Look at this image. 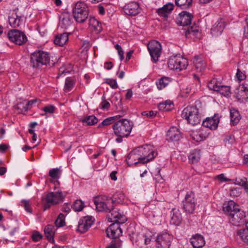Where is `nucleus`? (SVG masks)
I'll use <instances>...</instances> for the list:
<instances>
[{
    "instance_id": "obj_9",
    "label": "nucleus",
    "mask_w": 248,
    "mask_h": 248,
    "mask_svg": "<svg viewBox=\"0 0 248 248\" xmlns=\"http://www.w3.org/2000/svg\"><path fill=\"white\" fill-rule=\"evenodd\" d=\"M183 207L186 212L193 214L197 204V201L194 193L192 191L187 192L185 200L183 202Z\"/></svg>"
},
{
    "instance_id": "obj_47",
    "label": "nucleus",
    "mask_w": 248,
    "mask_h": 248,
    "mask_svg": "<svg viewBox=\"0 0 248 248\" xmlns=\"http://www.w3.org/2000/svg\"><path fill=\"white\" fill-rule=\"evenodd\" d=\"M220 86V85L217 84V81L215 79L211 80L208 84V88L210 90L215 91H217L219 89V87Z\"/></svg>"
},
{
    "instance_id": "obj_3",
    "label": "nucleus",
    "mask_w": 248,
    "mask_h": 248,
    "mask_svg": "<svg viewBox=\"0 0 248 248\" xmlns=\"http://www.w3.org/2000/svg\"><path fill=\"white\" fill-rule=\"evenodd\" d=\"M133 127L131 122L127 119H122L115 122L112 126L114 134L117 137H127Z\"/></svg>"
},
{
    "instance_id": "obj_18",
    "label": "nucleus",
    "mask_w": 248,
    "mask_h": 248,
    "mask_svg": "<svg viewBox=\"0 0 248 248\" xmlns=\"http://www.w3.org/2000/svg\"><path fill=\"white\" fill-rule=\"evenodd\" d=\"M124 11L127 15L135 16L140 12V8L137 2H131L125 4Z\"/></svg>"
},
{
    "instance_id": "obj_62",
    "label": "nucleus",
    "mask_w": 248,
    "mask_h": 248,
    "mask_svg": "<svg viewBox=\"0 0 248 248\" xmlns=\"http://www.w3.org/2000/svg\"><path fill=\"white\" fill-rule=\"evenodd\" d=\"M236 78H237V79L239 81L243 80L246 78L245 75L242 72H241L240 71H239V70H238V71L236 73Z\"/></svg>"
},
{
    "instance_id": "obj_36",
    "label": "nucleus",
    "mask_w": 248,
    "mask_h": 248,
    "mask_svg": "<svg viewBox=\"0 0 248 248\" xmlns=\"http://www.w3.org/2000/svg\"><path fill=\"white\" fill-rule=\"evenodd\" d=\"M81 122L84 125H93L98 122V119L94 115H90L81 119Z\"/></svg>"
},
{
    "instance_id": "obj_24",
    "label": "nucleus",
    "mask_w": 248,
    "mask_h": 248,
    "mask_svg": "<svg viewBox=\"0 0 248 248\" xmlns=\"http://www.w3.org/2000/svg\"><path fill=\"white\" fill-rule=\"evenodd\" d=\"M182 220V217L179 210L173 208L170 212V223L178 226Z\"/></svg>"
},
{
    "instance_id": "obj_61",
    "label": "nucleus",
    "mask_w": 248,
    "mask_h": 248,
    "mask_svg": "<svg viewBox=\"0 0 248 248\" xmlns=\"http://www.w3.org/2000/svg\"><path fill=\"white\" fill-rule=\"evenodd\" d=\"M37 101L36 99L31 100L28 102V103L23 106V108L25 111L28 110L30 108V107L33 104L35 103Z\"/></svg>"
},
{
    "instance_id": "obj_11",
    "label": "nucleus",
    "mask_w": 248,
    "mask_h": 248,
    "mask_svg": "<svg viewBox=\"0 0 248 248\" xmlns=\"http://www.w3.org/2000/svg\"><path fill=\"white\" fill-rule=\"evenodd\" d=\"M147 47L154 62H157L162 53L160 43L157 41L152 40L148 43Z\"/></svg>"
},
{
    "instance_id": "obj_27",
    "label": "nucleus",
    "mask_w": 248,
    "mask_h": 248,
    "mask_svg": "<svg viewBox=\"0 0 248 248\" xmlns=\"http://www.w3.org/2000/svg\"><path fill=\"white\" fill-rule=\"evenodd\" d=\"M236 97L239 100L248 98V88L244 84L240 85L235 91Z\"/></svg>"
},
{
    "instance_id": "obj_55",
    "label": "nucleus",
    "mask_w": 248,
    "mask_h": 248,
    "mask_svg": "<svg viewBox=\"0 0 248 248\" xmlns=\"http://www.w3.org/2000/svg\"><path fill=\"white\" fill-rule=\"evenodd\" d=\"M32 239L34 242H37L42 238V234L38 232H34L32 235Z\"/></svg>"
},
{
    "instance_id": "obj_45",
    "label": "nucleus",
    "mask_w": 248,
    "mask_h": 248,
    "mask_svg": "<svg viewBox=\"0 0 248 248\" xmlns=\"http://www.w3.org/2000/svg\"><path fill=\"white\" fill-rule=\"evenodd\" d=\"M64 215L62 213L60 214L55 222L56 227H61L65 225Z\"/></svg>"
},
{
    "instance_id": "obj_49",
    "label": "nucleus",
    "mask_w": 248,
    "mask_h": 248,
    "mask_svg": "<svg viewBox=\"0 0 248 248\" xmlns=\"http://www.w3.org/2000/svg\"><path fill=\"white\" fill-rule=\"evenodd\" d=\"M142 116H146L147 118H153L156 114V112L155 111H145L141 113Z\"/></svg>"
},
{
    "instance_id": "obj_53",
    "label": "nucleus",
    "mask_w": 248,
    "mask_h": 248,
    "mask_svg": "<svg viewBox=\"0 0 248 248\" xmlns=\"http://www.w3.org/2000/svg\"><path fill=\"white\" fill-rule=\"evenodd\" d=\"M142 237L144 240V244L145 245H148L150 243L152 238V234L151 232H147L142 235Z\"/></svg>"
},
{
    "instance_id": "obj_64",
    "label": "nucleus",
    "mask_w": 248,
    "mask_h": 248,
    "mask_svg": "<svg viewBox=\"0 0 248 248\" xmlns=\"http://www.w3.org/2000/svg\"><path fill=\"white\" fill-rule=\"evenodd\" d=\"M217 178L220 182H226L228 180L227 179L224 177V175L223 174L217 175Z\"/></svg>"
},
{
    "instance_id": "obj_16",
    "label": "nucleus",
    "mask_w": 248,
    "mask_h": 248,
    "mask_svg": "<svg viewBox=\"0 0 248 248\" xmlns=\"http://www.w3.org/2000/svg\"><path fill=\"white\" fill-rule=\"evenodd\" d=\"M93 223V220L91 217H82L78 221L77 231L82 233L85 232L91 227Z\"/></svg>"
},
{
    "instance_id": "obj_42",
    "label": "nucleus",
    "mask_w": 248,
    "mask_h": 248,
    "mask_svg": "<svg viewBox=\"0 0 248 248\" xmlns=\"http://www.w3.org/2000/svg\"><path fill=\"white\" fill-rule=\"evenodd\" d=\"M192 0H175L177 6L182 9H186L190 7L192 4Z\"/></svg>"
},
{
    "instance_id": "obj_48",
    "label": "nucleus",
    "mask_w": 248,
    "mask_h": 248,
    "mask_svg": "<svg viewBox=\"0 0 248 248\" xmlns=\"http://www.w3.org/2000/svg\"><path fill=\"white\" fill-rule=\"evenodd\" d=\"M241 188L240 187L233 188L231 189L230 195L232 197H237L241 193Z\"/></svg>"
},
{
    "instance_id": "obj_17",
    "label": "nucleus",
    "mask_w": 248,
    "mask_h": 248,
    "mask_svg": "<svg viewBox=\"0 0 248 248\" xmlns=\"http://www.w3.org/2000/svg\"><path fill=\"white\" fill-rule=\"evenodd\" d=\"M192 18V14L186 11H183L179 14L176 22L179 26H187L191 24Z\"/></svg>"
},
{
    "instance_id": "obj_13",
    "label": "nucleus",
    "mask_w": 248,
    "mask_h": 248,
    "mask_svg": "<svg viewBox=\"0 0 248 248\" xmlns=\"http://www.w3.org/2000/svg\"><path fill=\"white\" fill-rule=\"evenodd\" d=\"M229 217L230 221L236 226H239L246 221V213L239 208L233 212V213H231V216Z\"/></svg>"
},
{
    "instance_id": "obj_4",
    "label": "nucleus",
    "mask_w": 248,
    "mask_h": 248,
    "mask_svg": "<svg viewBox=\"0 0 248 248\" xmlns=\"http://www.w3.org/2000/svg\"><path fill=\"white\" fill-rule=\"evenodd\" d=\"M182 118L187 120L192 125L199 124L201 121L198 109L195 106H188L185 108L182 112Z\"/></svg>"
},
{
    "instance_id": "obj_38",
    "label": "nucleus",
    "mask_w": 248,
    "mask_h": 248,
    "mask_svg": "<svg viewBox=\"0 0 248 248\" xmlns=\"http://www.w3.org/2000/svg\"><path fill=\"white\" fill-rule=\"evenodd\" d=\"M171 81V80L170 78L164 77L159 79L156 82V84L157 88L159 90H161L168 86Z\"/></svg>"
},
{
    "instance_id": "obj_51",
    "label": "nucleus",
    "mask_w": 248,
    "mask_h": 248,
    "mask_svg": "<svg viewBox=\"0 0 248 248\" xmlns=\"http://www.w3.org/2000/svg\"><path fill=\"white\" fill-rule=\"evenodd\" d=\"M22 205L24 206L25 210L29 213H31V211L30 209L31 203L28 200H22L21 201Z\"/></svg>"
},
{
    "instance_id": "obj_52",
    "label": "nucleus",
    "mask_w": 248,
    "mask_h": 248,
    "mask_svg": "<svg viewBox=\"0 0 248 248\" xmlns=\"http://www.w3.org/2000/svg\"><path fill=\"white\" fill-rule=\"evenodd\" d=\"M121 246V243L119 240L111 242L106 248H119Z\"/></svg>"
},
{
    "instance_id": "obj_22",
    "label": "nucleus",
    "mask_w": 248,
    "mask_h": 248,
    "mask_svg": "<svg viewBox=\"0 0 248 248\" xmlns=\"http://www.w3.org/2000/svg\"><path fill=\"white\" fill-rule=\"evenodd\" d=\"M181 137L180 131L175 126L170 127L167 133V140L169 141H178Z\"/></svg>"
},
{
    "instance_id": "obj_1",
    "label": "nucleus",
    "mask_w": 248,
    "mask_h": 248,
    "mask_svg": "<svg viewBox=\"0 0 248 248\" xmlns=\"http://www.w3.org/2000/svg\"><path fill=\"white\" fill-rule=\"evenodd\" d=\"M115 202L113 199L105 195L99 196L94 201L98 211L109 212L107 216L109 222L123 224L126 221V217L118 209L114 207Z\"/></svg>"
},
{
    "instance_id": "obj_59",
    "label": "nucleus",
    "mask_w": 248,
    "mask_h": 248,
    "mask_svg": "<svg viewBox=\"0 0 248 248\" xmlns=\"http://www.w3.org/2000/svg\"><path fill=\"white\" fill-rule=\"evenodd\" d=\"M103 101L101 103V108L103 109H108L110 107L109 103L107 101L104 96L102 97Z\"/></svg>"
},
{
    "instance_id": "obj_43",
    "label": "nucleus",
    "mask_w": 248,
    "mask_h": 248,
    "mask_svg": "<svg viewBox=\"0 0 248 248\" xmlns=\"http://www.w3.org/2000/svg\"><path fill=\"white\" fill-rule=\"evenodd\" d=\"M237 235L245 243H248V230L241 229L237 231Z\"/></svg>"
},
{
    "instance_id": "obj_39",
    "label": "nucleus",
    "mask_w": 248,
    "mask_h": 248,
    "mask_svg": "<svg viewBox=\"0 0 248 248\" xmlns=\"http://www.w3.org/2000/svg\"><path fill=\"white\" fill-rule=\"evenodd\" d=\"M231 122L233 124H236L241 119V116L238 110L235 109L230 110Z\"/></svg>"
},
{
    "instance_id": "obj_5",
    "label": "nucleus",
    "mask_w": 248,
    "mask_h": 248,
    "mask_svg": "<svg viewBox=\"0 0 248 248\" xmlns=\"http://www.w3.org/2000/svg\"><path fill=\"white\" fill-rule=\"evenodd\" d=\"M73 17L78 23H83L89 15L88 10L86 4L82 2H77L73 8Z\"/></svg>"
},
{
    "instance_id": "obj_41",
    "label": "nucleus",
    "mask_w": 248,
    "mask_h": 248,
    "mask_svg": "<svg viewBox=\"0 0 248 248\" xmlns=\"http://www.w3.org/2000/svg\"><path fill=\"white\" fill-rule=\"evenodd\" d=\"M75 85V80L71 78L68 77L66 78L64 87L65 92H69L72 90Z\"/></svg>"
},
{
    "instance_id": "obj_23",
    "label": "nucleus",
    "mask_w": 248,
    "mask_h": 248,
    "mask_svg": "<svg viewBox=\"0 0 248 248\" xmlns=\"http://www.w3.org/2000/svg\"><path fill=\"white\" fill-rule=\"evenodd\" d=\"M224 27V21L222 19H220L213 26L211 30V33L213 36L219 35L223 31Z\"/></svg>"
},
{
    "instance_id": "obj_26",
    "label": "nucleus",
    "mask_w": 248,
    "mask_h": 248,
    "mask_svg": "<svg viewBox=\"0 0 248 248\" xmlns=\"http://www.w3.org/2000/svg\"><path fill=\"white\" fill-rule=\"evenodd\" d=\"M239 208V206L233 201H230L224 203L223 205V211L231 216V213H233Z\"/></svg>"
},
{
    "instance_id": "obj_15",
    "label": "nucleus",
    "mask_w": 248,
    "mask_h": 248,
    "mask_svg": "<svg viewBox=\"0 0 248 248\" xmlns=\"http://www.w3.org/2000/svg\"><path fill=\"white\" fill-rule=\"evenodd\" d=\"M121 223L113 222L106 229V233L108 237L111 238H115L122 235V231L120 227Z\"/></svg>"
},
{
    "instance_id": "obj_40",
    "label": "nucleus",
    "mask_w": 248,
    "mask_h": 248,
    "mask_svg": "<svg viewBox=\"0 0 248 248\" xmlns=\"http://www.w3.org/2000/svg\"><path fill=\"white\" fill-rule=\"evenodd\" d=\"M200 35L201 33L197 27H191L188 28L186 32V37H188L189 36L190 37L193 36L197 38H199Z\"/></svg>"
},
{
    "instance_id": "obj_37",
    "label": "nucleus",
    "mask_w": 248,
    "mask_h": 248,
    "mask_svg": "<svg viewBox=\"0 0 248 248\" xmlns=\"http://www.w3.org/2000/svg\"><path fill=\"white\" fill-rule=\"evenodd\" d=\"M158 107L160 110L169 111L173 108V104L172 101L167 100L159 103Z\"/></svg>"
},
{
    "instance_id": "obj_57",
    "label": "nucleus",
    "mask_w": 248,
    "mask_h": 248,
    "mask_svg": "<svg viewBox=\"0 0 248 248\" xmlns=\"http://www.w3.org/2000/svg\"><path fill=\"white\" fill-rule=\"evenodd\" d=\"M106 83L109 84V86L113 89H116L118 88L117 81L115 79H108Z\"/></svg>"
},
{
    "instance_id": "obj_58",
    "label": "nucleus",
    "mask_w": 248,
    "mask_h": 248,
    "mask_svg": "<svg viewBox=\"0 0 248 248\" xmlns=\"http://www.w3.org/2000/svg\"><path fill=\"white\" fill-rule=\"evenodd\" d=\"M55 109V108L54 106L50 105L44 107L43 109L45 113H52L54 112Z\"/></svg>"
},
{
    "instance_id": "obj_29",
    "label": "nucleus",
    "mask_w": 248,
    "mask_h": 248,
    "mask_svg": "<svg viewBox=\"0 0 248 248\" xmlns=\"http://www.w3.org/2000/svg\"><path fill=\"white\" fill-rule=\"evenodd\" d=\"M21 17L18 16L16 13L13 11L8 17V21L10 26L12 28L18 27L20 24Z\"/></svg>"
},
{
    "instance_id": "obj_28",
    "label": "nucleus",
    "mask_w": 248,
    "mask_h": 248,
    "mask_svg": "<svg viewBox=\"0 0 248 248\" xmlns=\"http://www.w3.org/2000/svg\"><path fill=\"white\" fill-rule=\"evenodd\" d=\"M193 63L196 72L198 73L202 72L205 68L206 64L205 62L199 56H196L193 60Z\"/></svg>"
},
{
    "instance_id": "obj_25",
    "label": "nucleus",
    "mask_w": 248,
    "mask_h": 248,
    "mask_svg": "<svg viewBox=\"0 0 248 248\" xmlns=\"http://www.w3.org/2000/svg\"><path fill=\"white\" fill-rule=\"evenodd\" d=\"M190 243L194 248H201L205 245L203 237L200 234H195L191 238Z\"/></svg>"
},
{
    "instance_id": "obj_56",
    "label": "nucleus",
    "mask_w": 248,
    "mask_h": 248,
    "mask_svg": "<svg viewBox=\"0 0 248 248\" xmlns=\"http://www.w3.org/2000/svg\"><path fill=\"white\" fill-rule=\"evenodd\" d=\"M247 179L245 177L237 178L235 180L236 184L241 186H245L247 184Z\"/></svg>"
},
{
    "instance_id": "obj_20",
    "label": "nucleus",
    "mask_w": 248,
    "mask_h": 248,
    "mask_svg": "<svg viewBox=\"0 0 248 248\" xmlns=\"http://www.w3.org/2000/svg\"><path fill=\"white\" fill-rule=\"evenodd\" d=\"M208 136V133L203 128L193 130L191 132L190 136L196 142H200L205 140Z\"/></svg>"
},
{
    "instance_id": "obj_2",
    "label": "nucleus",
    "mask_w": 248,
    "mask_h": 248,
    "mask_svg": "<svg viewBox=\"0 0 248 248\" xmlns=\"http://www.w3.org/2000/svg\"><path fill=\"white\" fill-rule=\"evenodd\" d=\"M30 62L32 67L35 68H40L43 65L52 66L54 64L53 61L50 60L49 54L41 50L31 54Z\"/></svg>"
},
{
    "instance_id": "obj_63",
    "label": "nucleus",
    "mask_w": 248,
    "mask_h": 248,
    "mask_svg": "<svg viewBox=\"0 0 248 248\" xmlns=\"http://www.w3.org/2000/svg\"><path fill=\"white\" fill-rule=\"evenodd\" d=\"M133 95V92L131 89H128L125 94V98L126 99H129L131 98Z\"/></svg>"
},
{
    "instance_id": "obj_35",
    "label": "nucleus",
    "mask_w": 248,
    "mask_h": 248,
    "mask_svg": "<svg viewBox=\"0 0 248 248\" xmlns=\"http://www.w3.org/2000/svg\"><path fill=\"white\" fill-rule=\"evenodd\" d=\"M61 170L59 168H54L49 170V176L51 178V182H57L59 183L58 179L61 175Z\"/></svg>"
},
{
    "instance_id": "obj_12",
    "label": "nucleus",
    "mask_w": 248,
    "mask_h": 248,
    "mask_svg": "<svg viewBox=\"0 0 248 248\" xmlns=\"http://www.w3.org/2000/svg\"><path fill=\"white\" fill-rule=\"evenodd\" d=\"M9 39L17 45H22L27 41L25 33L17 30H12L8 33Z\"/></svg>"
},
{
    "instance_id": "obj_54",
    "label": "nucleus",
    "mask_w": 248,
    "mask_h": 248,
    "mask_svg": "<svg viewBox=\"0 0 248 248\" xmlns=\"http://www.w3.org/2000/svg\"><path fill=\"white\" fill-rule=\"evenodd\" d=\"M115 48L118 51V55L120 57V60L122 61L124 59V52L121 46L119 45L116 44L115 46Z\"/></svg>"
},
{
    "instance_id": "obj_31",
    "label": "nucleus",
    "mask_w": 248,
    "mask_h": 248,
    "mask_svg": "<svg viewBox=\"0 0 248 248\" xmlns=\"http://www.w3.org/2000/svg\"><path fill=\"white\" fill-rule=\"evenodd\" d=\"M201 150L195 149L192 150L188 155V160L192 164L198 162L201 158Z\"/></svg>"
},
{
    "instance_id": "obj_10",
    "label": "nucleus",
    "mask_w": 248,
    "mask_h": 248,
    "mask_svg": "<svg viewBox=\"0 0 248 248\" xmlns=\"http://www.w3.org/2000/svg\"><path fill=\"white\" fill-rule=\"evenodd\" d=\"M173 239V235L168 232L159 234L155 239L156 248H170Z\"/></svg>"
},
{
    "instance_id": "obj_19",
    "label": "nucleus",
    "mask_w": 248,
    "mask_h": 248,
    "mask_svg": "<svg viewBox=\"0 0 248 248\" xmlns=\"http://www.w3.org/2000/svg\"><path fill=\"white\" fill-rule=\"evenodd\" d=\"M126 161L128 166L136 165L138 163H141L140 156V154L137 148L133 150L128 154L127 157Z\"/></svg>"
},
{
    "instance_id": "obj_32",
    "label": "nucleus",
    "mask_w": 248,
    "mask_h": 248,
    "mask_svg": "<svg viewBox=\"0 0 248 248\" xmlns=\"http://www.w3.org/2000/svg\"><path fill=\"white\" fill-rule=\"evenodd\" d=\"M55 227L52 225H47L44 229V232L46 237L52 243L54 242Z\"/></svg>"
},
{
    "instance_id": "obj_50",
    "label": "nucleus",
    "mask_w": 248,
    "mask_h": 248,
    "mask_svg": "<svg viewBox=\"0 0 248 248\" xmlns=\"http://www.w3.org/2000/svg\"><path fill=\"white\" fill-rule=\"evenodd\" d=\"M120 117V116L118 115L106 118L104 120H103L104 124H105V125H109L112 123L113 120L117 119Z\"/></svg>"
},
{
    "instance_id": "obj_44",
    "label": "nucleus",
    "mask_w": 248,
    "mask_h": 248,
    "mask_svg": "<svg viewBox=\"0 0 248 248\" xmlns=\"http://www.w3.org/2000/svg\"><path fill=\"white\" fill-rule=\"evenodd\" d=\"M84 207V203L81 200H77L76 201L72 206V208L76 212H79L82 210L83 208Z\"/></svg>"
},
{
    "instance_id": "obj_60",
    "label": "nucleus",
    "mask_w": 248,
    "mask_h": 248,
    "mask_svg": "<svg viewBox=\"0 0 248 248\" xmlns=\"http://www.w3.org/2000/svg\"><path fill=\"white\" fill-rule=\"evenodd\" d=\"M195 91L192 90L191 86L186 87L185 89H184L183 91V93H185L186 95L192 94Z\"/></svg>"
},
{
    "instance_id": "obj_8",
    "label": "nucleus",
    "mask_w": 248,
    "mask_h": 248,
    "mask_svg": "<svg viewBox=\"0 0 248 248\" xmlns=\"http://www.w3.org/2000/svg\"><path fill=\"white\" fill-rule=\"evenodd\" d=\"M65 197L62 191L51 192L48 193L46 197V203L44 204V208L46 210L48 209L51 205H56L62 202Z\"/></svg>"
},
{
    "instance_id": "obj_30",
    "label": "nucleus",
    "mask_w": 248,
    "mask_h": 248,
    "mask_svg": "<svg viewBox=\"0 0 248 248\" xmlns=\"http://www.w3.org/2000/svg\"><path fill=\"white\" fill-rule=\"evenodd\" d=\"M174 5L173 4L168 3L164 5L162 7L158 9L157 13L160 16L167 17L168 15L170 14L173 9Z\"/></svg>"
},
{
    "instance_id": "obj_46",
    "label": "nucleus",
    "mask_w": 248,
    "mask_h": 248,
    "mask_svg": "<svg viewBox=\"0 0 248 248\" xmlns=\"http://www.w3.org/2000/svg\"><path fill=\"white\" fill-rule=\"evenodd\" d=\"M219 88V89L217 91V92H219L220 94L224 95L225 96H228L230 95V88L229 86L220 85Z\"/></svg>"
},
{
    "instance_id": "obj_14",
    "label": "nucleus",
    "mask_w": 248,
    "mask_h": 248,
    "mask_svg": "<svg viewBox=\"0 0 248 248\" xmlns=\"http://www.w3.org/2000/svg\"><path fill=\"white\" fill-rule=\"evenodd\" d=\"M73 23V16L69 13L63 12L60 16L59 27L61 28L66 30L72 25Z\"/></svg>"
},
{
    "instance_id": "obj_33",
    "label": "nucleus",
    "mask_w": 248,
    "mask_h": 248,
    "mask_svg": "<svg viewBox=\"0 0 248 248\" xmlns=\"http://www.w3.org/2000/svg\"><path fill=\"white\" fill-rule=\"evenodd\" d=\"M89 25L91 29L95 31L96 33H99L102 30L101 23L94 17L89 18Z\"/></svg>"
},
{
    "instance_id": "obj_34",
    "label": "nucleus",
    "mask_w": 248,
    "mask_h": 248,
    "mask_svg": "<svg viewBox=\"0 0 248 248\" xmlns=\"http://www.w3.org/2000/svg\"><path fill=\"white\" fill-rule=\"evenodd\" d=\"M68 40V34L64 32L56 36L54 43L60 46H63Z\"/></svg>"
},
{
    "instance_id": "obj_21",
    "label": "nucleus",
    "mask_w": 248,
    "mask_h": 248,
    "mask_svg": "<svg viewBox=\"0 0 248 248\" xmlns=\"http://www.w3.org/2000/svg\"><path fill=\"white\" fill-rule=\"evenodd\" d=\"M219 122L218 115L215 114L213 117L207 118L203 121L202 125L210 129L215 130L217 127Z\"/></svg>"
},
{
    "instance_id": "obj_6",
    "label": "nucleus",
    "mask_w": 248,
    "mask_h": 248,
    "mask_svg": "<svg viewBox=\"0 0 248 248\" xmlns=\"http://www.w3.org/2000/svg\"><path fill=\"white\" fill-rule=\"evenodd\" d=\"M140 156L141 163L144 164L153 160L157 155L154 148L150 145H144L137 147Z\"/></svg>"
},
{
    "instance_id": "obj_7",
    "label": "nucleus",
    "mask_w": 248,
    "mask_h": 248,
    "mask_svg": "<svg viewBox=\"0 0 248 248\" xmlns=\"http://www.w3.org/2000/svg\"><path fill=\"white\" fill-rule=\"evenodd\" d=\"M168 67L170 70L181 71L186 68L188 65L187 60L180 55L171 56L168 62Z\"/></svg>"
}]
</instances>
